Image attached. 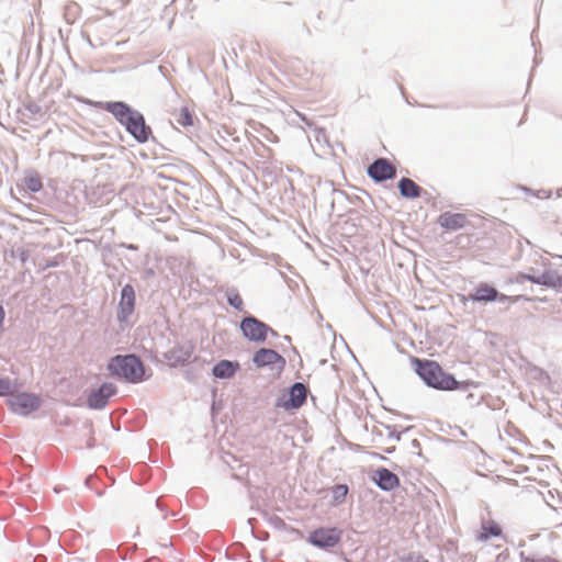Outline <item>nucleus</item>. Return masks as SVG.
I'll return each mask as SVG.
<instances>
[{
  "label": "nucleus",
  "mask_w": 562,
  "mask_h": 562,
  "mask_svg": "<svg viewBox=\"0 0 562 562\" xmlns=\"http://www.w3.org/2000/svg\"><path fill=\"white\" fill-rule=\"evenodd\" d=\"M156 505L158 508H161V503L159 502V499L156 501Z\"/></svg>",
  "instance_id": "nucleus-28"
},
{
  "label": "nucleus",
  "mask_w": 562,
  "mask_h": 562,
  "mask_svg": "<svg viewBox=\"0 0 562 562\" xmlns=\"http://www.w3.org/2000/svg\"><path fill=\"white\" fill-rule=\"evenodd\" d=\"M27 110L31 111L32 113H37L40 111V106L36 104H30V105H27Z\"/></svg>",
  "instance_id": "nucleus-27"
},
{
  "label": "nucleus",
  "mask_w": 562,
  "mask_h": 562,
  "mask_svg": "<svg viewBox=\"0 0 562 562\" xmlns=\"http://www.w3.org/2000/svg\"><path fill=\"white\" fill-rule=\"evenodd\" d=\"M411 562H428V561H426V560H423V561L417 560V561H411Z\"/></svg>",
  "instance_id": "nucleus-30"
},
{
  "label": "nucleus",
  "mask_w": 562,
  "mask_h": 562,
  "mask_svg": "<svg viewBox=\"0 0 562 562\" xmlns=\"http://www.w3.org/2000/svg\"><path fill=\"white\" fill-rule=\"evenodd\" d=\"M15 384L9 378H0V396L13 393Z\"/></svg>",
  "instance_id": "nucleus-22"
},
{
  "label": "nucleus",
  "mask_w": 562,
  "mask_h": 562,
  "mask_svg": "<svg viewBox=\"0 0 562 562\" xmlns=\"http://www.w3.org/2000/svg\"><path fill=\"white\" fill-rule=\"evenodd\" d=\"M25 187L32 192H38L42 189V181L37 176H30L24 179Z\"/></svg>",
  "instance_id": "nucleus-21"
},
{
  "label": "nucleus",
  "mask_w": 562,
  "mask_h": 562,
  "mask_svg": "<svg viewBox=\"0 0 562 562\" xmlns=\"http://www.w3.org/2000/svg\"><path fill=\"white\" fill-rule=\"evenodd\" d=\"M348 493L347 485L338 484L333 490V498L336 503H340L344 501Z\"/></svg>",
  "instance_id": "nucleus-23"
},
{
  "label": "nucleus",
  "mask_w": 562,
  "mask_h": 562,
  "mask_svg": "<svg viewBox=\"0 0 562 562\" xmlns=\"http://www.w3.org/2000/svg\"><path fill=\"white\" fill-rule=\"evenodd\" d=\"M438 223L446 229L457 231L465 225L467 217L461 213L445 212L439 216Z\"/></svg>",
  "instance_id": "nucleus-15"
},
{
  "label": "nucleus",
  "mask_w": 562,
  "mask_h": 562,
  "mask_svg": "<svg viewBox=\"0 0 562 562\" xmlns=\"http://www.w3.org/2000/svg\"><path fill=\"white\" fill-rule=\"evenodd\" d=\"M307 397V387L305 384L301 382H295L289 389V397L286 400H279L277 402L278 407H283L284 409H297L305 402Z\"/></svg>",
  "instance_id": "nucleus-7"
},
{
  "label": "nucleus",
  "mask_w": 562,
  "mask_h": 562,
  "mask_svg": "<svg viewBox=\"0 0 562 562\" xmlns=\"http://www.w3.org/2000/svg\"><path fill=\"white\" fill-rule=\"evenodd\" d=\"M368 176L375 182H383L395 178L396 169L386 158H378L368 167Z\"/></svg>",
  "instance_id": "nucleus-8"
},
{
  "label": "nucleus",
  "mask_w": 562,
  "mask_h": 562,
  "mask_svg": "<svg viewBox=\"0 0 562 562\" xmlns=\"http://www.w3.org/2000/svg\"><path fill=\"white\" fill-rule=\"evenodd\" d=\"M391 436H393V434H392ZM394 437H395V439H396V440H400V438H401V437H400V434L394 435Z\"/></svg>",
  "instance_id": "nucleus-29"
},
{
  "label": "nucleus",
  "mask_w": 562,
  "mask_h": 562,
  "mask_svg": "<svg viewBox=\"0 0 562 562\" xmlns=\"http://www.w3.org/2000/svg\"><path fill=\"white\" fill-rule=\"evenodd\" d=\"M112 375L130 383H139L145 380V367L135 355L115 356L108 363Z\"/></svg>",
  "instance_id": "nucleus-3"
},
{
  "label": "nucleus",
  "mask_w": 562,
  "mask_h": 562,
  "mask_svg": "<svg viewBox=\"0 0 562 562\" xmlns=\"http://www.w3.org/2000/svg\"><path fill=\"white\" fill-rule=\"evenodd\" d=\"M103 109L124 125L126 131L138 143H145L148 140L151 130L146 125L144 115L140 112L132 109L127 103L122 101L106 102Z\"/></svg>",
  "instance_id": "nucleus-1"
},
{
  "label": "nucleus",
  "mask_w": 562,
  "mask_h": 562,
  "mask_svg": "<svg viewBox=\"0 0 562 562\" xmlns=\"http://www.w3.org/2000/svg\"><path fill=\"white\" fill-rule=\"evenodd\" d=\"M372 479L383 491H392L400 483L397 475L385 468L378 469Z\"/></svg>",
  "instance_id": "nucleus-14"
},
{
  "label": "nucleus",
  "mask_w": 562,
  "mask_h": 562,
  "mask_svg": "<svg viewBox=\"0 0 562 562\" xmlns=\"http://www.w3.org/2000/svg\"><path fill=\"white\" fill-rule=\"evenodd\" d=\"M10 395V407L16 414L26 416L41 406V398L33 393H11Z\"/></svg>",
  "instance_id": "nucleus-6"
},
{
  "label": "nucleus",
  "mask_w": 562,
  "mask_h": 562,
  "mask_svg": "<svg viewBox=\"0 0 562 562\" xmlns=\"http://www.w3.org/2000/svg\"><path fill=\"white\" fill-rule=\"evenodd\" d=\"M498 297V291L487 283H480L474 293L469 294L473 302H493Z\"/></svg>",
  "instance_id": "nucleus-16"
},
{
  "label": "nucleus",
  "mask_w": 562,
  "mask_h": 562,
  "mask_svg": "<svg viewBox=\"0 0 562 562\" xmlns=\"http://www.w3.org/2000/svg\"><path fill=\"white\" fill-rule=\"evenodd\" d=\"M484 533L482 538L487 539L488 537H497L501 535L502 530L498 525L492 524L488 527H483Z\"/></svg>",
  "instance_id": "nucleus-25"
},
{
  "label": "nucleus",
  "mask_w": 562,
  "mask_h": 562,
  "mask_svg": "<svg viewBox=\"0 0 562 562\" xmlns=\"http://www.w3.org/2000/svg\"><path fill=\"white\" fill-rule=\"evenodd\" d=\"M342 537V530L336 527L325 528L321 527L308 536V542L314 547L321 549H331L336 547Z\"/></svg>",
  "instance_id": "nucleus-5"
},
{
  "label": "nucleus",
  "mask_w": 562,
  "mask_h": 562,
  "mask_svg": "<svg viewBox=\"0 0 562 562\" xmlns=\"http://www.w3.org/2000/svg\"><path fill=\"white\" fill-rule=\"evenodd\" d=\"M521 278L532 283L546 285L548 288H562V277L553 270L546 271L538 277L531 274H521Z\"/></svg>",
  "instance_id": "nucleus-13"
},
{
  "label": "nucleus",
  "mask_w": 562,
  "mask_h": 562,
  "mask_svg": "<svg viewBox=\"0 0 562 562\" xmlns=\"http://www.w3.org/2000/svg\"><path fill=\"white\" fill-rule=\"evenodd\" d=\"M193 349L191 342L178 344L165 353V358L171 366L184 364L192 357Z\"/></svg>",
  "instance_id": "nucleus-12"
},
{
  "label": "nucleus",
  "mask_w": 562,
  "mask_h": 562,
  "mask_svg": "<svg viewBox=\"0 0 562 562\" xmlns=\"http://www.w3.org/2000/svg\"><path fill=\"white\" fill-rule=\"evenodd\" d=\"M176 121L178 124H180L183 127L191 126L193 124L192 114L190 113L188 108L181 109Z\"/></svg>",
  "instance_id": "nucleus-20"
},
{
  "label": "nucleus",
  "mask_w": 562,
  "mask_h": 562,
  "mask_svg": "<svg viewBox=\"0 0 562 562\" xmlns=\"http://www.w3.org/2000/svg\"><path fill=\"white\" fill-rule=\"evenodd\" d=\"M254 363L258 368L268 366H277L279 369H283L285 364L284 358L273 349L261 348L255 352L252 357Z\"/></svg>",
  "instance_id": "nucleus-10"
},
{
  "label": "nucleus",
  "mask_w": 562,
  "mask_h": 562,
  "mask_svg": "<svg viewBox=\"0 0 562 562\" xmlns=\"http://www.w3.org/2000/svg\"><path fill=\"white\" fill-rule=\"evenodd\" d=\"M239 369L238 362L221 360L213 367V375L217 379H229Z\"/></svg>",
  "instance_id": "nucleus-17"
},
{
  "label": "nucleus",
  "mask_w": 562,
  "mask_h": 562,
  "mask_svg": "<svg viewBox=\"0 0 562 562\" xmlns=\"http://www.w3.org/2000/svg\"><path fill=\"white\" fill-rule=\"evenodd\" d=\"M398 190L402 196L408 198V199H415L420 196L422 188L416 184L412 179L409 178H402L398 181Z\"/></svg>",
  "instance_id": "nucleus-18"
},
{
  "label": "nucleus",
  "mask_w": 562,
  "mask_h": 562,
  "mask_svg": "<svg viewBox=\"0 0 562 562\" xmlns=\"http://www.w3.org/2000/svg\"><path fill=\"white\" fill-rule=\"evenodd\" d=\"M116 392L112 383H103L99 389L93 390L88 396V406L92 409H102L108 404L109 398Z\"/></svg>",
  "instance_id": "nucleus-9"
},
{
  "label": "nucleus",
  "mask_w": 562,
  "mask_h": 562,
  "mask_svg": "<svg viewBox=\"0 0 562 562\" xmlns=\"http://www.w3.org/2000/svg\"><path fill=\"white\" fill-rule=\"evenodd\" d=\"M120 311L117 317L120 321H127L135 308V290L131 284L123 286L119 304Z\"/></svg>",
  "instance_id": "nucleus-11"
},
{
  "label": "nucleus",
  "mask_w": 562,
  "mask_h": 562,
  "mask_svg": "<svg viewBox=\"0 0 562 562\" xmlns=\"http://www.w3.org/2000/svg\"><path fill=\"white\" fill-rule=\"evenodd\" d=\"M416 373L429 386L437 390L450 391L459 387V382L452 374L442 370L435 361L415 358Z\"/></svg>",
  "instance_id": "nucleus-2"
},
{
  "label": "nucleus",
  "mask_w": 562,
  "mask_h": 562,
  "mask_svg": "<svg viewBox=\"0 0 562 562\" xmlns=\"http://www.w3.org/2000/svg\"><path fill=\"white\" fill-rule=\"evenodd\" d=\"M520 299H521V296H516V297L513 299V301L514 302H518ZM496 300L504 303V302H507V301L512 300V297H509V296H507L505 294L498 293V297H496Z\"/></svg>",
  "instance_id": "nucleus-26"
},
{
  "label": "nucleus",
  "mask_w": 562,
  "mask_h": 562,
  "mask_svg": "<svg viewBox=\"0 0 562 562\" xmlns=\"http://www.w3.org/2000/svg\"><path fill=\"white\" fill-rule=\"evenodd\" d=\"M225 296L231 306L237 311H244V302L236 289L231 288L225 292Z\"/></svg>",
  "instance_id": "nucleus-19"
},
{
  "label": "nucleus",
  "mask_w": 562,
  "mask_h": 562,
  "mask_svg": "<svg viewBox=\"0 0 562 562\" xmlns=\"http://www.w3.org/2000/svg\"><path fill=\"white\" fill-rule=\"evenodd\" d=\"M520 559H521V562H559L558 560H555L549 555L527 557V555H525L524 552L520 553Z\"/></svg>",
  "instance_id": "nucleus-24"
},
{
  "label": "nucleus",
  "mask_w": 562,
  "mask_h": 562,
  "mask_svg": "<svg viewBox=\"0 0 562 562\" xmlns=\"http://www.w3.org/2000/svg\"><path fill=\"white\" fill-rule=\"evenodd\" d=\"M240 330L248 340L255 342H263L267 339L268 333L272 336H278L276 330L252 315L243 318Z\"/></svg>",
  "instance_id": "nucleus-4"
}]
</instances>
